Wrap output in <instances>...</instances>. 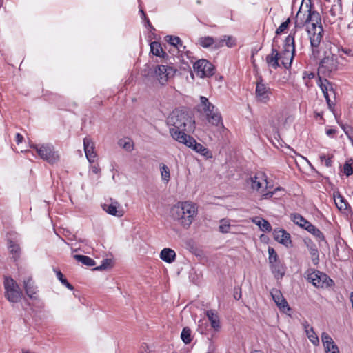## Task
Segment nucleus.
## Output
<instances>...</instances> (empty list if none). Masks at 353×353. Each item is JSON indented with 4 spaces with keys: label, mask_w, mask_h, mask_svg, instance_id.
I'll return each mask as SVG.
<instances>
[{
    "label": "nucleus",
    "mask_w": 353,
    "mask_h": 353,
    "mask_svg": "<svg viewBox=\"0 0 353 353\" xmlns=\"http://www.w3.org/2000/svg\"><path fill=\"white\" fill-rule=\"evenodd\" d=\"M302 325L305 330V332L310 341V342L315 346L319 345V339L316 334L315 333L314 328L310 326L307 321H304Z\"/></svg>",
    "instance_id": "nucleus-19"
},
{
    "label": "nucleus",
    "mask_w": 353,
    "mask_h": 353,
    "mask_svg": "<svg viewBox=\"0 0 353 353\" xmlns=\"http://www.w3.org/2000/svg\"><path fill=\"white\" fill-rule=\"evenodd\" d=\"M337 7L339 8V9H341V7L340 8L338 6L336 5H333L331 8V9L330 10V14L332 16V17H335L336 15V10H337Z\"/></svg>",
    "instance_id": "nucleus-53"
},
{
    "label": "nucleus",
    "mask_w": 353,
    "mask_h": 353,
    "mask_svg": "<svg viewBox=\"0 0 353 353\" xmlns=\"http://www.w3.org/2000/svg\"><path fill=\"white\" fill-rule=\"evenodd\" d=\"M334 60L330 56H325L319 62V66H334Z\"/></svg>",
    "instance_id": "nucleus-46"
},
{
    "label": "nucleus",
    "mask_w": 353,
    "mask_h": 353,
    "mask_svg": "<svg viewBox=\"0 0 353 353\" xmlns=\"http://www.w3.org/2000/svg\"><path fill=\"white\" fill-rule=\"evenodd\" d=\"M296 32L297 29L290 31L281 52L272 48L271 53L265 59L269 66H291L295 52L294 40Z\"/></svg>",
    "instance_id": "nucleus-2"
},
{
    "label": "nucleus",
    "mask_w": 353,
    "mask_h": 353,
    "mask_svg": "<svg viewBox=\"0 0 353 353\" xmlns=\"http://www.w3.org/2000/svg\"><path fill=\"white\" fill-rule=\"evenodd\" d=\"M307 279L317 288H323L325 285H330V283L333 282L325 274L319 271L308 272Z\"/></svg>",
    "instance_id": "nucleus-11"
},
{
    "label": "nucleus",
    "mask_w": 353,
    "mask_h": 353,
    "mask_svg": "<svg viewBox=\"0 0 353 353\" xmlns=\"http://www.w3.org/2000/svg\"><path fill=\"white\" fill-rule=\"evenodd\" d=\"M23 285L26 294L29 297L33 298L34 295L36 294V288L32 278L30 277L24 280Z\"/></svg>",
    "instance_id": "nucleus-25"
},
{
    "label": "nucleus",
    "mask_w": 353,
    "mask_h": 353,
    "mask_svg": "<svg viewBox=\"0 0 353 353\" xmlns=\"http://www.w3.org/2000/svg\"><path fill=\"white\" fill-rule=\"evenodd\" d=\"M8 249L10 250V254L12 255V258L14 260H17L19 257L21 252V248L19 245L13 241H9Z\"/></svg>",
    "instance_id": "nucleus-27"
},
{
    "label": "nucleus",
    "mask_w": 353,
    "mask_h": 353,
    "mask_svg": "<svg viewBox=\"0 0 353 353\" xmlns=\"http://www.w3.org/2000/svg\"><path fill=\"white\" fill-rule=\"evenodd\" d=\"M196 204L190 201L179 202L171 209V216L184 229H188L197 215Z\"/></svg>",
    "instance_id": "nucleus-3"
},
{
    "label": "nucleus",
    "mask_w": 353,
    "mask_h": 353,
    "mask_svg": "<svg viewBox=\"0 0 353 353\" xmlns=\"http://www.w3.org/2000/svg\"><path fill=\"white\" fill-rule=\"evenodd\" d=\"M181 337L182 341L185 343L188 344L191 342V330L188 327H185L183 329Z\"/></svg>",
    "instance_id": "nucleus-37"
},
{
    "label": "nucleus",
    "mask_w": 353,
    "mask_h": 353,
    "mask_svg": "<svg viewBox=\"0 0 353 353\" xmlns=\"http://www.w3.org/2000/svg\"><path fill=\"white\" fill-rule=\"evenodd\" d=\"M217 112H219V111L215 108L214 109H213L212 112H210V113L205 114L207 119L208 120V117H210V116H213L214 114H216Z\"/></svg>",
    "instance_id": "nucleus-56"
},
{
    "label": "nucleus",
    "mask_w": 353,
    "mask_h": 353,
    "mask_svg": "<svg viewBox=\"0 0 353 353\" xmlns=\"http://www.w3.org/2000/svg\"><path fill=\"white\" fill-rule=\"evenodd\" d=\"M321 341L325 347V350L332 347V345H336L331 336L326 332L321 334Z\"/></svg>",
    "instance_id": "nucleus-34"
},
{
    "label": "nucleus",
    "mask_w": 353,
    "mask_h": 353,
    "mask_svg": "<svg viewBox=\"0 0 353 353\" xmlns=\"http://www.w3.org/2000/svg\"><path fill=\"white\" fill-rule=\"evenodd\" d=\"M335 133H336V130H334V129H329L326 131V134L328 136H332V135L334 134Z\"/></svg>",
    "instance_id": "nucleus-60"
},
{
    "label": "nucleus",
    "mask_w": 353,
    "mask_h": 353,
    "mask_svg": "<svg viewBox=\"0 0 353 353\" xmlns=\"http://www.w3.org/2000/svg\"><path fill=\"white\" fill-rule=\"evenodd\" d=\"M285 121H286L285 119V120L283 119L282 121H279V125H280V124L284 125L285 123Z\"/></svg>",
    "instance_id": "nucleus-62"
},
{
    "label": "nucleus",
    "mask_w": 353,
    "mask_h": 353,
    "mask_svg": "<svg viewBox=\"0 0 353 353\" xmlns=\"http://www.w3.org/2000/svg\"><path fill=\"white\" fill-rule=\"evenodd\" d=\"M305 33H307V28L304 29L303 32H299V33L295 37V38H299V39H301L303 34Z\"/></svg>",
    "instance_id": "nucleus-61"
},
{
    "label": "nucleus",
    "mask_w": 353,
    "mask_h": 353,
    "mask_svg": "<svg viewBox=\"0 0 353 353\" xmlns=\"http://www.w3.org/2000/svg\"><path fill=\"white\" fill-rule=\"evenodd\" d=\"M200 107L205 114L212 112L213 109L215 108V106L205 97H200Z\"/></svg>",
    "instance_id": "nucleus-26"
},
{
    "label": "nucleus",
    "mask_w": 353,
    "mask_h": 353,
    "mask_svg": "<svg viewBox=\"0 0 353 353\" xmlns=\"http://www.w3.org/2000/svg\"><path fill=\"white\" fill-rule=\"evenodd\" d=\"M272 299L279 308L283 312H287L290 310L288 302L282 295L281 292L278 290H272L271 291Z\"/></svg>",
    "instance_id": "nucleus-15"
},
{
    "label": "nucleus",
    "mask_w": 353,
    "mask_h": 353,
    "mask_svg": "<svg viewBox=\"0 0 353 353\" xmlns=\"http://www.w3.org/2000/svg\"><path fill=\"white\" fill-rule=\"evenodd\" d=\"M214 69L215 68H208L207 70H205V68H193L190 71L191 79L194 80L195 77L199 79L210 77L214 74Z\"/></svg>",
    "instance_id": "nucleus-16"
},
{
    "label": "nucleus",
    "mask_w": 353,
    "mask_h": 353,
    "mask_svg": "<svg viewBox=\"0 0 353 353\" xmlns=\"http://www.w3.org/2000/svg\"><path fill=\"white\" fill-rule=\"evenodd\" d=\"M326 353H339V348L336 345H332V347L325 350Z\"/></svg>",
    "instance_id": "nucleus-52"
},
{
    "label": "nucleus",
    "mask_w": 353,
    "mask_h": 353,
    "mask_svg": "<svg viewBox=\"0 0 353 353\" xmlns=\"http://www.w3.org/2000/svg\"><path fill=\"white\" fill-rule=\"evenodd\" d=\"M139 12L141 13L142 19L145 21V26L149 28L150 29V30H155L154 28L151 24L150 20L147 18V16H146L145 13L144 12V11L141 8H140Z\"/></svg>",
    "instance_id": "nucleus-49"
},
{
    "label": "nucleus",
    "mask_w": 353,
    "mask_h": 353,
    "mask_svg": "<svg viewBox=\"0 0 353 353\" xmlns=\"http://www.w3.org/2000/svg\"><path fill=\"white\" fill-rule=\"evenodd\" d=\"M268 253H269V262H270V265L279 261L278 260L277 254L272 248L270 247L268 248Z\"/></svg>",
    "instance_id": "nucleus-44"
},
{
    "label": "nucleus",
    "mask_w": 353,
    "mask_h": 353,
    "mask_svg": "<svg viewBox=\"0 0 353 353\" xmlns=\"http://www.w3.org/2000/svg\"><path fill=\"white\" fill-rule=\"evenodd\" d=\"M58 279L61 282L63 285L66 286L70 290H73V286L67 281V279L64 277L63 274L59 270H55Z\"/></svg>",
    "instance_id": "nucleus-40"
},
{
    "label": "nucleus",
    "mask_w": 353,
    "mask_h": 353,
    "mask_svg": "<svg viewBox=\"0 0 353 353\" xmlns=\"http://www.w3.org/2000/svg\"><path fill=\"white\" fill-rule=\"evenodd\" d=\"M169 53L171 55L169 57H172L174 59H177L179 61H181L186 66H190V64H192V66H214L212 65L207 59H196L193 54L187 51L184 54H177V50H174L173 46H170L169 49ZM172 59H171V61ZM175 61V59H173Z\"/></svg>",
    "instance_id": "nucleus-6"
},
{
    "label": "nucleus",
    "mask_w": 353,
    "mask_h": 353,
    "mask_svg": "<svg viewBox=\"0 0 353 353\" xmlns=\"http://www.w3.org/2000/svg\"><path fill=\"white\" fill-rule=\"evenodd\" d=\"M194 121L190 114L185 110L176 109L167 118V124L170 127L171 137L178 142L179 138L188 137L185 131L192 130Z\"/></svg>",
    "instance_id": "nucleus-1"
},
{
    "label": "nucleus",
    "mask_w": 353,
    "mask_h": 353,
    "mask_svg": "<svg viewBox=\"0 0 353 353\" xmlns=\"http://www.w3.org/2000/svg\"><path fill=\"white\" fill-rule=\"evenodd\" d=\"M185 48H186L185 46H184L183 42L181 41V46H179L176 48H174V50H177V54H179L180 52H181V54H183V52H184Z\"/></svg>",
    "instance_id": "nucleus-54"
},
{
    "label": "nucleus",
    "mask_w": 353,
    "mask_h": 353,
    "mask_svg": "<svg viewBox=\"0 0 353 353\" xmlns=\"http://www.w3.org/2000/svg\"><path fill=\"white\" fill-rule=\"evenodd\" d=\"M112 266V261L109 259H105L101 265L97 266L94 268L97 270H105L108 268H110Z\"/></svg>",
    "instance_id": "nucleus-43"
},
{
    "label": "nucleus",
    "mask_w": 353,
    "mask_h": 353,
    "mask_svg": "<svg viewBox=\"0 0 353 353\" xmlns=\"http://www.w3.org/2000/svg\"><path fill=\"white\" fill-rule=\"evenodd\" d=\"M334 203L336 204V206L338 208V209L341 211L347 210V203L343 199V197L338 194L336 195L334 194Z\"/></svg>",
    "instance_id": "nucleus-29"
},
{
    "label": "nucleus",
    "mask_w": 353,
    "mask_h": 353,
    "mask_svg": "<svg viewBox=\"0 0 353 353\" xmlns=\"http://www.w3.org/2000/svg\"><path fill=\"white\" fill-rule=\"evenodd\" d=\"M310 1V0H309ZM308 14L305 18V19H302L299 14L301 11H299L296 16V20L294 22V27L291 30H295L297 29V32L296 34L297 35L299 32L304 31V26L310 23H311V28L312 29H316L318 28V26L321 25V18L319 13L312 9L311 2H310V6L307 10Z\"/></svg>",
    "instance_id": "nucleus-5"
},
{
    "label": "nucleus",
    "mask_w": 353,
    "mask_h": 353,
    "mask_svg": "<svg viewBox=\"0 0 353 353\" xmlns=\"http://www.w3.org/2000/svg\"><path fill=\"white\" fill-rule=\"evenodd\" d=\"M150 51L154 55L162 57L165 60V63L174 64V63L171 61V59H174L172 57H169V54L163 50L160 43L157 41L152 42L150 43Z\"/></svg>",
    "instance_id": "nucleus-14"
},
{
    "label": "nucleus",
    "mask_w": 353,
    "mask_h": 353,
    "mask_svg": "<svg viewBox=\"0 0 353 353\" xmlns=\"http://www.w3.org/2000/svg\"><path fill=\"white\" fill-rule=\"evenodd\" d=\"M292 221L301 228H303L307 224L308 221H307L303 216L300 215L299 214H291Z\"/></svg>",
    "instance_id": "nucleus-31"
},
{
    "label": "nucleus",
    "mask_w": 353,
    "mask_h": 353,
    "mask_svg": "<svg viewBox=\"0 0 353 353\" xmlns=\"http://www.w3.org/2000/svg\"><path fill=\"white\" fill-rule=\"evenodd\" d=\"M16 139L17 143H21L23 140V136L19 133H17L16 135Z\"/></svg>",
    "instance_id": "nucleus-59"
},
{
    "label": "nucleus",
    "mask_w": 353,
    "mask_h": 353,
    "mask_svg": "<svg viewBox=\"0 0 353 353\" xmlns=\"http://www.w3.org/2000/svg\"><path fill=\"white\" fill-rule=\"evenodd\" d=\"M84 150L88 160L92 163L95 161L97 154L94 152V143L88 137H85L83 139Z\"/></svg>",
    "instance_id": "nucleus-17"
},
{
    "label": "nucleus",
    "mask_w": 353,
    "mask_h": 353,
    "mask_svg": "<svg viewBox=\"0 0 353 353\" xmlns=\"http://www.w3.org/2000/svg\"><path fill=\"white\" fill-rule=\"evenodd\" d=\"M92 171L95 174H98L100 172V168L98 165H95L92 167Z\"/></svg>",
    "instance_id": "nucleus-57"
},
{
    "label": "nucleus",
    "mask_w": 353,
    "mask_h": 353,
    "mask_svg": "<svg viewBox=\"0 0 353 353\" xmlns=\"http://www.w3.org/2000/svg\"><path fill=\"white\" fill-rule=\"evenodd\" d=\"M177 138L179 139V143L185 144L186 146L192 148L197 153L205 157L206 159L212 158V152L202 144L197 143L196 140L190 135L188 137L182 136L181 138L178 137Z\"/></svg>",
    "instance_id": "nucleus-10"
},
{
    "label": "nucleus",
    "mask_w": 353,
    "mask_h": 353,
    "mask_svg": "<svg viewBox=\"0 0 353 353\" xmlns=\"http://www.w3.org/2000/svg\"><path fill=\"white\" fill-rule=\"evenodd\" d=\"M119 207V204L117 201L112 202L110 205H104V209L110 214L121 217L123 216V210H117Z\"/></svg>",
    "instance_id": "nucleus-24"
},
{
    "label": "nucleus",
    "mask_w": 353,
    "mask_h": 353,
    "mask_svg": "<svg viewBox=\"0 0 353 353\" xmlns=\"http://www.w3.org/2000/svg\"><path fill=\"white\" fill-rule=\"evenodd\" d=\"M161 174L163 181L168 182L170 178V169L165 164L161 165Z\"/></svg>",
    "instance_id": "nucleus-39"
},
{
    "label": "nucleus",
    "mask_w": 353,
    "mask_h": 353,
    "mask_svg": "<svg viewBox=\"0 0 353 353\" xmlns=\"http://www.w3.org/2000/svg\"><path fill=\"white\" fill-rule=\"evenodd\" d=\"M290 19L288 18L285 21L281 23L276 30V34L279 35L283 33L289 26Z\"/></svg>",
    "instance_id": "nucleus-47"
},
{
    "label": "nucleus",
    "mask_w": 353,
    "mask_h": 353,
    "mask_svg": "<svg viewBox=\"0 0 353 353\" xmlns=\"http://www.w3.org/2000/svg\"><path fill=\"white\" fill-rule=\"evenodd\" d=\"M253 222L257 225L260 229L265 232H269L272 230V227L270 223L263 219H255Z\"/></svg>",
    "instance_id": "nucleus-28"
},
{
    "label": "nucleus",
    "mask_w": 353,
    "mask_h": 353,
    "mask_svg": "<svg viewBox=\"0 0 353 353\" xmlns=\"http://www.w3.org/2000/svg\"><path fill=\"white\" fill-rule=\"evenodd\" d=\"M310 253L312 256V261L314 263H317L318 259H319V254H318V250L316 248H312L310 250Z\"/></svg>",
    "instance_id": "nucleus-51"
},
{
    "label": "nucleus",
    "mask_w": 353,
    "mask_h": 353,
    "mask_svg": "<svg viewBox=\"0 0 353 353\" xmlns=\"http://www.w3.org/2000/svg\"><path fill=\"white\" fill-rule=\"evenodd\" d=\"M319 85L321 87L323 94H327V92H328L329 91L334 92L332 85L327 79H322L319 77Z\"/></svg>",
    "instance_id": "nucleus-30"
},
{
    "label": "nucleus",
    "mask_w": 353,
    "mask_h": 353,
    "mask_svg": "<svg viewBox=\"0 0 353 353\" xmlns=\"http://www.w3.org/2000/svg\"><path fill=\"white\" fill-rule=\"evenodd\" d=\"M176 72L175 68H146L143 71V74L148 81H157L164 85L169 79L174 77Z\"/></svg>",
    "instance_id": "nucleus-4"
},
{
    "label": "nucleus",
    "mask_w": 353,
    "mask_h": 353,
    "mask_svg": "<svg viewBox=\"0 0 353 353\" xmlns=\"http://www.w3.org/2000/svg\"><path fill=\"white\" fill-rule=\"evenodd\" d=\"M251 353H263V352H261L260 350H254V351H252Z\"/></svg>",
    "instance_id": "nucleus-64"
},
{
    "label": "nucleus",
    "mask_w": 353,
    "mask_h": 353,
    "mask_svg": "<svg viewBox=\"0 0 353 353\" xmlns=\"http://www.w3.org/2000/svg\"><path fill=\"white\" fill-rule=\"evenodd\" d=\"M3 285L5 296L10 302L17 303L21 300L22 292L19 290L18 284L13 279L5 276Z\"/></svg>",
    "instance_id": "nucleus-7"
},
{
    "label": "nucleus",
    "mask_w": 353,
    "mask_h": 353,
    "mask_svg": "<svg viewBox=\"0 0 353 353\" xmlns=\"http://www.w3.org/2000/svg\"><path fill=\"white\" fill-rule=\"evenodd\" d=\"M22 353H34V352H30V351H29V350H22Z\"/></svg>",
    "instance_id": "nucleus-63"
},
{
    "label": "nucleus",
    "mask_w": 353,
    "mask_h": 353,
    "mask_svg": "<svg viewBox=\"0 0 353 353\" xmlns=\"http://www.w3.org/2000/svg\"><path fill=\"white\" fill-rule=\"evenodd\" d=\"M245 184L252 191L259 193H263L265 190L271 188L267 181V176L263 172H258L254 176H250L245 181Z\"/></svg>",
    "instance_id": "nucleus-8"
},
{
    "label": "nucleus",
    "mask_w": 353,
    "mask_h": 353,
    "mask_svg": "<svg viewBox=\"0 0 353 353\" xmlns=\"http://www.w3.org/2000/svg\"><path fill=\"white\" fill-rule=\"evenodd\" d=\"M323 95H324V97H325V99H326V101H327V103L328 106H329L330 108H331V103H330L331 101H330V99L328 92H327V94H323Z\"/></svg>",
    "instance_id": "nucleus-58"
},
{
    "label": "nucleus",
    "mask_w": 353,
    "mask_h": 353,
    "mask_svg": "<svg viewBox=\"0 0 353 353\" xmlns=\"http://www.w3.org/2000/svg\"><path fill=\"white\" fill-rule=\"evenodd\" d=\"M211 327L215 330L219 331L221 328L220 318L218 312L214 310H208L205 312Z\"/></svg>",
    "instance_id": "nucleus-18"
},
{
    "label": "nucleus",
    "mask_w": 353,
    "mask_h": 353,
    "mask_svg": "<svg viewBox=\"0 0 353 353\" xmlns=\"http://www.w3.org/2000/svg\"><path fill=\"white\" fill-rule=\"evenodd\" d=\"M167 42L170 46L176 48L177 46H181V39L176 36L168 35L165 37Z\"/></svg>",
    "instance_id": "nucleus-36"
},
{
    "label": "nucleus",
    "mask_w": 353,
    "mask_h": 353,
    "mask_svg": "<svg viewBox=\"0 0 353 353\" xmlns=\"http://www.w3.org/2000/svg\"><path fill=\"white\" fill-rule=\"evenodd\" d=\"M160 258L163 261L171 263L174 262L176 259V253L174 250L171 248H164L160 253Z\"/></svg>",
    "instance_id": "nucleus-21"
},
{
    "label": "nucleus",
    "mask_w": 353,
    "mask_h": 353,
    "mask_svg": "<svg viewBox=\"0 0 353 353\" xmlns=\"http://www.w3.org/2000/svg\"><path fill=\"white\" fill-rule=\"evenodd\" d=\"M270 268L276 279H280L284 276L285 268L280 261L270 265Z\"/></svg>",
    "instance_id": "nucleus-20"
},
{
    "label": "nucleus",
    "mask_w": 353,
    "mask_h": 353,
    "mask_svg": "<svg viewBox=\"0 0 353 353\" xmlns=\"http://www.w3.org/2000/svg\"><path fill=\"white\" fill-rule=\"evenodd\" d=\"M274 239L277 241L285 245H288L289 243H291L290 234L285 232L284 230H281L279 231L275 230Z\"/></svg>",
    "instance_id": "nucleus-22"
},
{
    "label": "nucleus",
    "mask_w": 353,
    "mask_h": 353,
    "mask_svg": "<svg viewBox=\"0 0 353 353\" xmlns=\"http://www.w3.org/2000/svg\"><path fill=\"white\" fill-rule=\"evenodd\" d=\"M343 172L347 176H350L353 173V161L352 160L346 161L344 164Z\"/></svg>",
    "instance_id": "nucleus-45"
},
{
    "label": "nucleus",
    "mask_w": 353,
    "mask_h": 353,
    "mask_svg": "<svg viewBox=\"0 0 353 353\" xmlns=\"http://www.w3.org/2000/svg\"><path fill=\"white\" fill-rule=\"evenodd\" d=\"M219 230L222 233H228L230 229V223L228 220L221 219L220 221Z\"/></svg>",
    "instance_id": "nucleus-42"
},
{
    "label": "nucleus",
    "mask_w": 353,
    "mask_h": 353,
    "mask_svg": "<svg viewBox=\"0 0 353 353\" xmlns=\"http://www.w3.org/2000/svg\"><path fill=\"white\" fill-rule=\"evenodd\" d=\"M35 148L39 157L50 164L56 163L59 160V155L50 145H31Z\"/></svg>",
    "instance_id": "nucleus-9"
},
{
    "label": "nucleus",
    "mask_w": 353,
    "mask_h": 353,
    "mask_svg": "<svg viewBox=\"0 0 353 353\" xmlns=\"http://www.w3.org/2000/svg\"><path fill=\"white\" fill-rule=\"evenodd\" d=\"M332 155L328 158L326 157L325 154H322L320 156V159L323 162L325 161V164L327 167H330L332 165Z\"/></svg>",
    "instance_id": "nucleus-50"
},
{
    "label": "nucleus",
    "mask_w": 353,
    "mask_h": 353,
    "mask_svg": "<svg viewBox=\"0 0 353 353\" xmlns=\"http://www.w3.org/2000/svg\"><path fill=\"white\" fill-rule=\"evenodd\" d=\"M74 258L87 266H94L95 265V261L87 256L75 254Z\"/></svg>",
    "instance_id": "nucleus-33"
},
{
    "label": "nucleus",
    "mask_w": 353,
    "mask_h": 353,
    "mask_svg": "<svg viewBox=\"0 0 353 353\" xmlns=\"http://www.w3.org/2000/svg\"><path fill=\"white\" fill-rule=\"evenodd\" d=\"M314 77V73L313 72H305L303 74V79H313Z\"/></svg>",
    "instance_id": "nucleus-55"
},
{
    "label": "nucleus",
    "mask_w": 353,
    "mask_h": 353,
    "mask_svg": "<svg viewBox=\"0 0 353 353\" xmlns=\"http://www.w3.org/2000/svg\"><path fill=\"white\" fill-rule=\"evenodd\" d=\"M323 28L322 25L318 26L316 29L307 27V34L309 36L310 44L312 48H318L322 37H323Z\"/></svg>",
    "instance_id": "nucleus-13"
},
{
    "label": "nucleus",
    "mask_w": 353,
    "mask_h": 353,
    "mask_svg": "<svg viewBox=\"0 0 353 353\" xmlns=\"http://www.w3.org/2000/svg\"><path fill=\"white\" fill-rule=\"evenodd\" d=\"M225 42V45L231 48L235 45V40L231 36H224V39L221 41V43Z\"/></svg>",
    "instance_id": "nucleus-48"
},
{
    "label": "nucleus",
    "mask_w": 353,
    "mask_h": 353,
    "mask_svg": "<svg viewBox=\"0 0 353 353\" xmlns=\"http://www.w3.org/2000/svg\"><path fill=\"white\" fill-rule=\"evenodd\" d=\"M256 98L260 103H265L270 100L272 94L271 89L262 83V78L259 77L256 86Z\"/></svg>",
    "instance_id": "nucleus-12"
},
{
    "label": "nucleus",
    "mask_w": 353,
    "mask_h": 353,
    "mask_svg": "<svg viewBox=\"0 0 353 353\" xmlns=\"http://www.w3.org/2000/svg\"><path fill=\"white\" fill-rule=\"evenodd\" d=\"M118 144L119 146L125 150L130 152L134 149V143L129 139H123L119 141Z\"/></svg>",
    "instance_id": "nucleus-35"
},
{
    "label": "nucleus",
    "mask_w": 353,
    "mask_h": 353,
    "mask_svg": "<svg viewBox=\"0 0 353 353\" xmlns=\"http://www.w3.org/2000/svg\"><path fill=\"white\" fill-rule=\"evenodd\" d=\"M303 228L305 229L310 233L312 234L313 235H314L319 239H323V235L322 232L319 229H317L314 225H313L311 223H310L309 221H308L307 224H306V225L305 227H303Z\"/></svg>",
    "instance_id": "nucleus-32"
},
{
    "label": "nucleus",
    "mask_w": 353,
    "mask_h": 353,
    "mask_svg": "<svg viewBox=\"0 0 353 353\" xmlns=\"http://www.w3.org/2000/svg\"><path fill=\"white\" fill-rule=\"evenodd\" d=\"M214 41V39L211 37H201L199 39V43L203 48H208L211 46L213 45Z\"/></svg>",
    "instance_id": "nucleus-41"
},
{
    "label": "nucleus",
    "mask_w": 353,
    "mask_h": 353,
    "mask_svg": "<svg viewBox=\"0 0 353 353\" xmlns=\"http://www.w3.org/2000/svg\"><path fill=\"white\" fill-rule=\"evenodd\" d=\"M208 122L212 125L218 126L219 125H222L221 117L219 112L214 114L213 116H210L208 117Z\"/></svg>",
    "instance_id": "nucleus-38"
},
{
    "label": "nucleus",
    "mask_w": 353,
    "mask_h": 353,
    "mask_svg": "<svg viewBox=\"0 0 353 353\" xmlns=\"http://www.w3.org/2000/svg\"><path fill=\"white\" fill-rule=\"evenodd\" d=\"M270 188H268L265 190L263 193H260L261 194V199H274V195L278 192H281L279 196H283L285 194V190L283 188L278 187L273 190H270Z\"/></svg>",
    "instance_id": "nucleus-23"
}]
</instances>
